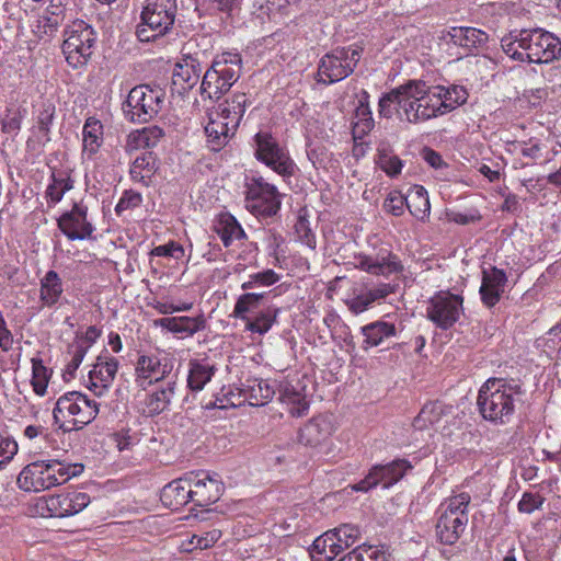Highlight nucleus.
<instances>
[{
	"instance_id": "f257e3e1",
	"label": "nucleus",
	"mask_w": 561,
	"mask_h": 561,
	"mask_svg": "<svg viewBox=\"0 0 561 561\" xmlns=\"http://www.w3.org/2000/svg\"><path fill=\"white\" fill-rule=\"evenodd\" d=\"M522 385L506 378H489L479 389L477 407L483 420L494 425L511 422L517 404L523 402Z\"/></svg>"
},
{
	"instance_id": "f03ea898",
	"label": "nucleus",
	"mask_w": 561,
	"mask_h": 561,
	"mask_svg": "<svg viewBox=\"0 0 561 561\" xmlns=\"http://www.w3.org/2000/svg\"><path fill=\"white\" fill-rule=\"evenodd\" d=\"M82 463L58 459L37 460L25 466L18 477V484L24 491L39 492L66 483L83 472Z\"/></svg>"
},
{
	"instance_id": "7ed1b4c3",
	"label": "nucleus",
	"mask_w": 561,
	"mask_h": 561,
	"mask_svg": "<svg viewBox=\"0 0 561 561\" xmlns=\"http://www.w3.org/2000/svg\"><path fill=\"white\" fill-rule=\"evenodd\" d=\"M241 70L242 57L237 50L216 55L201 81L202 99L218 102L239 80Z\"/></svg>"
},
{
	"instance_id": "20e7f679",
	"label": "nucleus",
	"mask_w": 561,
	"mask_h": 561,
	"mask_svg": "<svg viewBox=\"0 0 561 561\" xmlns=\"http://www.w3.org/2000/svg\"><path fill=\"white\" fill-rule=\"evenodd\" d=\"M99 413V404L80 391H69L60 396L53 410L56 423L64 432L79 431L90 424Z\"/></svg>"
},
{
	"instance_id": "39448f33",
	"label": "nucleus",
	"mask_w": 561,
	"mask_h": 561,
	"mask_svg": "<svg viewBox=\"0 0 561 561\" xmlns=\"http://www.w3.org/2000/svg\"><path fill=\"white\" fill-rule=\"evenodd\" d=\"M210 44L208 37L190 39L183 47L182 58L175 64L172 84L176 88L179 94L193 89L201 79L203 66L208 58V49L202 48Z\"/></svg>"
},
{
	"instance_id": "423d86ee",
	"label": "nucleus",
	"mask_w": 561,
	"mask_h": 561,
	"mask_svg": "<svg viewBox=\"0 0 561 561\" xmlns=\"http://www.w3.org/2000/svg\"><path fill=\"white\" fill-rule=\"evenodd\" d=\"M178 12L176 0H147L136 35L140 42L156 41L173 27Z\"/></svg>"
},
{
	"instance_id": "0eeeda50",
	"label": "nucleus",
	"mask_w": 561,
	"mask_h": 561,
	"mask_svg": "<svg viewBox=\"0 0 561 561\" xmlns=\"http://www.w3.org/2000/svg\"><path fill=\"white\" fill-rule=\"evenodd\" d=\"M164 99V91L157 85H136L122 104L124 116L130 123H148L161 112Z\"/></svg>"
},
{
	"instance_id": "6e6552de",
	"label": "nucleus",
	"mask_w": 561,
	"mask_h": 561,
	"mask_svg": "<svg viewBox=\"0 0 561 561\" xmlns=\"http://www.w3.org/2000/svg\"><path fill=\"white\" fill-rule=\"evenodd\" d=\"M62 53L75 69L85 66L96 44V32L83 20H75L64 30Z\"/></svg>"
},
{
	"instance_id": "1a4fd4ad",
	"label": "nucleus",
	"mask_w": 561,
	"mask_h": 561,
	"mask_svg": "<svg viewBox=\"0 0 561 561\" xmlns=\"http://www.w3.org/2000/svg\"><path fill=\"white\" fill-rule=\"evenodd\" d=\"M403 115L411 124H420L442 116L443 113L434 88L427 87L422 80L407 81Z\"/></svg>"
},
{
	"instance_id": "9d476101",
	"label": "nucleus",
	"mask_w": 561,
	"mask_h": 561,
	"mask_svg": "<svg viewBox=\"0 0 561 561\" xmlns=\"http://www.w3.org/2000/svg\"><path fill=\"white\" fill-rule=\"evenodd\" d=\"M363 50V46L354 44L346 47H336L325 54L318 66V75L325 77V79L320 78L318 82L329 85L350 77L357 67Z\"/></svg>"
},
{
	"instance_id": "9b49d317",
	"label": "nucleus",
	"mask_w": 561,
	"mask_h": 561,
	"mask_svg": "<svg viewBox=\"0 0 561 561\" xmlns=\"http://www.w3.org/2000/svg\"><path fill=\"white\" fill-rule=\"evenodd\" d=\"M470 500L469 493L462 492L446 502L436 524V535L442 543L454 545L465 531L468 524Z\"/></svg>"
},
{
	"instance_id": "f8f14e48",
	"label": "nucleus",
	"mask_w": 561,
	"mask_h": 561,
	"mask_svg": "<svg viewBox=\"0 0 561 561\" xmlns=\"http://www.w3.org/2000/svg\"><path fill=\"white\" fill-rule=\"evenodd\" d=\"M282 195L277 187L262 176H252L245 183V207L259 219H268L278 214Z\"/></svg>"
},
{
	"instance_id": "ddd939ff",
	"label": "nucleus",
	"mask_w": 561,
	"mask_h": 561,
	"mask_svg": "<svg viewBox=\"0 0 561 561\" xmlns=\"http://www.w3.org/2000/svg\"><path fill=\"white\" fill-rule=\"evenodd\" d=\"M360 537V530L352 524H342L317 537L312 543V561H332L352 547Z\"/></svg>"
},
{
	"instance_id": "4468645a",
	"label": "nucleus",
	"mask_w": 561,
	"mask_h": 561,
	"mask_svg": "<svg viewBox=\"0 0 561 561\" xmlns=\"http://www.w3.org/2000/svg\"><path fill=\"white\" fill-rule=\"evenodd\" d=\"M519 47L530 64H549L561 56V41L541 28L522 30Z\"/></svg>"
},
{
	"instance_id": "2eb2a0df",
	"label": "nucleus",
	"mask_w": 561,
	"mask_h": 561,
	"mask_svg": "<svg viewBox=\"0 0 561 561\" xmlns=\"http://www.w3.org/2000/svg\"><path fill=\"white\" fill-rule=\"evenodd\" d=\"M254 157L266 167L283 178H290L295 174L297 167L289 157L286 149L279 146L278 141L267 131H259L254 135Z\"/></svg>"
},
{
	"instance_id": "dca6fc26",
	"label": "nucleus",
	"mask_w": 561,
	"mask_h": 561,
	"mask_svg": "<svg viewBox=\"0 0 561 561\" xmlns=\"http://www.w3.org/2000/svg\"><path fill=\"white\" fill-rule=\"evenodd\" d=\"M396 291V285L390 283L374 282L370 277H365L354 284L352 293L345 305L354 314H359L370 309L375 304H380Z\"/></svg>"
},
{
	"instance_id": "f3484780",
	"label": "nucleus",
	"mask_w": 561,
	"mask_h": 561,
	"mask_svg": "<svg viewBox=\"0 0 561 561\" xmlns=\"http://www.w3.org/2000/svg\"><path fill=\"white\" fill-rule=\"evenodd\" d=\"M90 503L84 492H70L51 496H42L36 501L35 511L42 517H68L80 513Z\"/></svg>"
},
{
	"instance_id": "a211bd4d",
	"label": "nucleus",
	"mask_w": 561,
	"mask_h": 561,
	"mask_svg": "<svg viewBox=\"0 0 561 561\" xmlns=\"http://www.w3.org/2000/svg\"><path fill=\"white\" fill-rule=\"evenodd\" d=\"M462 302L460 295L437 291L427 302L426 316L437 328L448 330L459 320Z\"/></svg>"
},
{
	"instance_id": "6ab92c4d",
	"label": "nucleus",
	"mask_w": 561,
	"mask_h": 561,
	"mask_svg": "<svg viewBox=\"0 0 561 561\" xmlns=\"http://www.w3.org/2000/svg\"><path fill=\"white\" fill-rule=\"evenodd\" d=\"M409 469H412V466L405 459H396L387 465H376L363 480L353 484L352 489L356 492H368L379 484L383 489H389L401 480Z\"/></svg>"
},
{
	"instance_id": "aec40b11",
	"label": "nucleus",
	"mask_w": 561,
	"mask_h": 561,
	"mask_svg": "<svg viewBox=\"0 0 561 561\" xmlns=\"http://www.w3.org/2000/svg\"><path fill=\"white\" fill-rule=\"evenodd\" d=\"M57 226L70 241L91 239L94 231L88 220V206L81 202L73 203L72 208L57 219Z\"/></svg>"
},
{
	"instance_id": "412c9836",
	"label": "nucleus",
	"mask_w": 561,
	"mask_h": 561,
	"mask_svg": "<svg viewBox=\"0 0 561 561\" xmlns=\"http://www.w3.org/2000/svg\"><path fill=\"white\" fill-rule=\"evenodd\" d=\"M206 114L208 118L204 126L206 146L210 151L219 152L234 137L239 126L231 123L213 107L208 108Z\"/></svg>"
},
{
	"instance_id": "4be33fe9",
	"label": "nucleus",
	"mask_w": 561,
	"mask_h": 561,
	"mask_svg": "<svg viewBox=\"0 0 561 561\" xmlns=\"http://www.w3.org/2000/svg\"><path fill=\"white\" fill-rule=\"evenodd\" d=\"M192 489V503L207 507L216 503L224 493V484L217 478L205 472H188Z\"/></svg>"
},
{
	"instance_id": "5701e85b",
	"label": "nucleus",
	"mask_w": 561,
	"mask_h": 561,
	"mask_svg": "<svg viewBox=\"0 0 561 561\" xmlns=\"http://www.w3.org/2000/svg\"><path fill=\"white\" fill-rule=\"evenodd\" d=\"M118 360L110 356L106 351L104 355H99L92 369L89 371L90 385L88 388L96 396H102L112 385L118 370Z\"/></svg>"
},
{
	"instance_id": "b1692460",
	"label": "nucleus",
	"mask_w": 561,
	"mask_h": 561,
	"mask_svg": "<svg viewBox=\"0 0 561 561\" xmlns=\"http://www.w3.org/2000/svg\"><path fill=\"white\" fill-rule=\"evenodd\" d=\"M356 267L370 275L386 277L390 274L402 273L404 270L398 255L390 251L379 252L376 256L360 254L357 257Z\"/></svg>"
},
{
	"instance_id": "393cba45",
	"label": "nucleus",
	"mask_w": 561,
	"mask_h": 561,
	"mask_svg": "<svg viewBox=\"0 0 561 561\" xmlns=\"http://www.w3.org/2000/svg\"><path fill=\"white\" fill-rule=\"evenodd\" d=\"M154 325L173 333L180 339L191 337L195 333L206 329V318L203 313L196 317L178 316L154 320Z\"/></svg>"
},
{
	"instance_id": "a878e982",
	"label": "nucleus",
	"mask_w": 561,
	"mask_h": 561,
	"mask_svg": "<svg viewBox=\"0 0 561 561\" xmlns=\"http://www.w3.org/2000/svg\"><path fill=\"white\" fill-rule=\"evenodd\" d=\"M173 369L172 360L164 357L160 358L154 354L139 355L136 363L137 379L147 380L153 383L169 378Z\"/></svg>"
},
{
	"instance_id": "bb28decb",
	"label": "nucleus",
	"mask_w": 561,
	"mask_h": 561,
	"mask_svg": "<svg viewBox=\"0 0 561 561\" xmlns=\"http://www.w3.org/2000/svg\"><path fill=\"white\" fill-rule=\"evenodd\" d=\"M506 283L507 276L503 270L493 266L490 270L482 271L479 293L485 307L492 308L500 301Z\"/></svg>"
},
{
	"instance_id": "cd10ccee",
	"label": "nucleus",
	"mask_w": 561,
	"mask_h": 561,
	"mask_svg": "<svg viewBox=\"0 0 561 561\" xmlns=\"http://www.w3.org/2000/svg\"><path fill=\"white\" fill-rule=\"evenodd\" d=\"M160 500L165 507L174 511L192 503V489L188 473L164 485L161 490Z\"/></svg>"
},
{
	"instance_id": "c85d7f7f",
	"label": "nucleus",
	"mask_w": 561,
	"mask_h": 561,
	"mask_svg": "<svg viewBox=\"0 0 561 561\" xmlns=\"http://www.w3.org/2000/svg\"><path fill=\"white\" fill-rule=\"evenodd\" d=\"M450 42L467 49L470 54H478L488 48L489 34L471 26L453 27L448 33Z\"/></svg>"
},
{
	"instance_id": "c756f323",
	"label": "nucleus",
	"mask_w": 561,
	"mask_h": 561,
	"mask_svg": "<svg viewBox=\"0 0 561 561\" xmlns=\"http://www.w3.org/2000/svg\"><path fill=\"white\" fill-rule=\"evenodd\" d=\"M50 182L45 191V198L48 205H56L61 202L64 195L75 186L71 169L50 168Z\"/></svg>"
},
{
	"instance_id": "7c9ffc66",
	"label": "nucleus",
	"mask_w": 561,
	"mask_h": 561,
	"mask_svg": "<svg viewBox=\"0 0 561 561\" xmlns=\"http://www.w3.org/2000/svg\"><path fill=\"white\" fill-rule=\"evenodd\" d=\"M241 393L253 407H262L272 400L275 386L261 378H247L241 383Z\"/></svg>"
},
{
	"instance_id": "2f4dec72",
	"label": "nucleus",
	"mask_w": 561,
	"mask_h": 561,
	"mask_svg": "<svg viewBox=\"0 0 561 561\" xmlns=\"http://www.w3.org/2000/svg\"><path fill=\"white\" fill-rule=\"evenodd\" d=\"M331 435L330 423L321 417H313L300 428L298 440L305 446L316 448L325 443Z\"/></svg>"
},
{
	"instance_id": "473e14b6",
	"label": "nucleus",
	"mask_w": 561,
	"mask_h": 561,
	"mask_svg": "<svg viewBox=\"0 0 561 561\" xmlns=\"http://www.w3.org/2000/svg\"><path fill=\"white\" fill-rule=\"evenodd\" d=\"M360 332L364 336L362 347L368 350L379 346L386 340L396 336L397 328L394 323L381 319L362 327Z\"/></svg>"
},
{
	"instance_id": "72a5a7b5",
	"label": "nucleus",
	"mask_w": 561,
	"mask_h": 561,
	"mask_svg": "<svg viewBox=\"0 0 561 561\" xmlns=\"http://www.w3.org/2000/svg\"><path fill=\"white\" fill-rule=\"evenodd\" d=\"M216 367L207 359H191L188 363L187 388L198 392L211 380Z\"/></svg>"
},
{
	"instance_id": "f704fd0d",
	"label": "nucleus",
	"mask_w": 561,
	"mask_h": 561,
	"mask_svg": "<svg viewBox=\"0 0 561 561\" xmlns=\"http://www.w3.org/2000/svg\"><path fill=\"white\" fill-rule=\"evenodd\" d=\"M214 230L220 237L226 248L230 247L233 240H242L247 237L236 217L229 213H224L218 216L214 224Z\"/></svg>"
},
{
	"instance_id": "c9c22d12",
	"label": "nucleus",
	"mask_w": 561,
	"mask_h": 561,
	"mask_svg": "<svg viewBox=\"0 0 561 561\" xmlns=\"http://www.w3.org/2000/svg\"><path fill=\"white\" fill-rule=\"evenodd\" d=\"M434 90L443 115L450 113L456 107L465 104L468 99L467 89L462 85H450L447 88L437 85L434 87Z\"/></svg>"
},
{
	"instance_id": "e433bc0d",
	"label": "nucleus",
	"mask_w": 561,
	"mask_h": 561,
	"mask_svg": "<svg viewBox=\"0 0 561 561\" xmlns=\"http://www.w3.org/2000/svg\"><path fill=\"white\" fill-rule=\"evenodd\" d=\"M178 386V378L173 376L168 379L165 386L152 392L147 401L146 407L150 415H158L169 409V405L174 397Z\"/></svg>"
},
{
	"instance_id": "4c0bfd02",
	"label": "nucleus",
	"mask_w": 561,
	"mask_h": 561,
	"mask_svg": "<svg viewBox=\"0 0 561 561\" xmlns=\"http://www.w3.org/2000/svg\"><path fill=\"white\" fill-rule=\"evenodd\" d=\"M39 299L46 307H54L64 293L62 280L56 271H48L41 278Z\"/></svg>"
},
{
	"instance_id": "58836bf2",
	"label": "nucleus",
	"mask_w": 561,
	"mask_h": 561,
	"mask_svg": "<svg viewBox=\"0 0 561 561\" xmlns=\"http://www.w3.org/2000/svg\"><path fill=\"white\" fill-rule=\"evenodd\" d=\"M278 313L279 308L275 306H266L260 309L252 317H248L245 320H243L245 323V329L252 333L263 335L267 333L276 322Z\"/></svg>"
},
{
	"instance_id": "ea45409f",
	"label": "nucleus",
	"mask_w": 561,
	"mask_h": 561,
	"mask_svg": "<svg viewBox=\"0 0 561 561\" xmlns=\"http://www.w3.org/2000/svg\"><path fill=\"white\" fill-rule=\"evenodd\" d=\"M279 399L282 402L290 405L289 412L293 416H302L309 409V402L301 392V389L289 382H284L279 386Z\"/></svg>"
},
{
	"instance_id": "a19ab883",
	"label": "nucleus",
	"mask_w": 561,
	"mask_h": 561,
	"mask_svg": "<svg viewBox=\"0 0 561 561\" xmlns=\"http://www.w3.org/2000/svg\"><path fill=\"white\" fill-rule=\"evenodd\" d=\"M247 106L248 98L245 93H234L230 100H226L217 106L214 105L213 108L219 114H222V116L228 118L231 123L239 126Z\"/></svg>"
},
{
	"instance_id": "79ce46f5",
	"label": "nucleus",
	"mask_w": 561,
	"mask_h": 561,
	"mask_svg": "<svg viewBox=\"0 0 561 561\" xmlns=\"http://www.w3.org/2000/svg\"><path fill=\"white\" fill-rule=\"evenodd\" d=\"M272 293L263 291V293H247L241 295L234 305L232 316L240 320H245L249 313H254L256 309L264 306V300Z\"/></svg>"
},
{
	"instance_id": "37998d69",
	"label": "nucleus",
	"mask_w": 561,
	"mask_h": 561,
	"mask_svg": "<svg viewBox=\"0 0 561 561\" xmlns=\"http://www.w3.org/2000/svg\"><path fill=\"white\" fill-rule=\"evenodd\" d=\"M405 206L413 217L421 220L427 217L431 205L426 190L421 185H415L407 196Z\"/></svg>"
},
{
	"instance_id": "c03bdc74",
	"label": "nucleus",
	"mask_w": 561,
	"mask_h": 561,
	"mask_svg": "<svg viewBox=\"0 0 561 561\" xmlns=\"http://www.w3.org/2000/svg\"><path fill=\"white\" fill-rule=\"evenodd\" d=\"M157 170V159L151 151H146L134 160L129 173L130 178L135 181L147 184V180Z\"/></svg>"
},
{
	"instance_id": "a18cd8bd",
	"label": "nucleus",
	"mask_w": 561,
	"mask_h": 561,
	"mask_svg": "<svg viewBox=\"0 0 561 561\" xmlns=\"http://www.w3.org/2000/svg\"><path fill=\"white\" fill-rule=\"evenodd\" d=\"M82 136L84 151L89 152L90 154L95 153L102 144V123L95 117H88L83 125Z\"/></svg>"
},
{
	"instance_id": "49530a36",
	"label": "nucleus",
	"mask_w": 561,
	"mask_h": 561,
	"mask_svg": "<svg viewBox=\"0 0 561 561\" xmlns=\"http://www.w3.org/2000/svg\"><path fill=\"white\" fill-rule=\"evenodd\" d=\"M407 82L381 95L378 102L380 116L390 118L393 115V104H397L403 112L405 102Z\"/></svg>"
},
{
	"instance_id": "de8ad7c7",
	"label": "nucleus",
	"mask_w": 561,
	"mask_h": 561,
	"mask_svg": "<svg viewBox=\"0 0 561 561\" xmlns=\"http://www.w3.org/2000/svg\"><path fill=\"white\" fill-rule=\"evenodd\" d=\"M443 415V404L438 401L426 403L415 416L412 425L416 431H424L439 422Z\"/></svg>"
},
{
	"instance_id": "09e8293b",
	"label": "nucleus",
	"mask_w": 561,
	"mask_h": 561,
	"mask_svg": "<svg viewBox=\"0 0 561 561\" xmlns=\"http://www.w3.org/2000/svg\"><path fill=\"white\" fill-rule=\"evenodd\" d=\"M32 387L37 396L43 397L46 393L47 385L50 378V373L44 366L43 359L39 357L32 358Z\"/></svg>"
},
{
	"instance_id": "8fccbe9b",
	"label": "nucleus",
	"mask_w": 561,
	"mask_h": 561,
	"mask_svg": "<svg viewBox=\"0 0 561 561\" xmlns=\"http://www.w3.org/2000/svg\"><path fill=\"white\" fill-rule=\"evenodd\" d=\"M55 114L56 107L51 102L47 101L42 104V107L36 118V123L38 131L42 134L44 144L49 142L51 140L50 130L54 124Z\"/></svg>"
},
{
	"instance_id": "3c124183",
	"label": "nucleus",
	"mask_w": 561,
	"mask_h": 561,
	"mask_svg": "<svg viewBox=\"0 0 561 561\" xmlns=\"http://www.w3.org/2000/svg\"><path fill=\"white\" fill-rule=\"evenodd\" d=\"M354 119L353 135L355 138H363L374 127V119L369 106H356Z\"/></svg>"
},
{
	"instance_id": "603ef678",
	"label": "nucleus",
	"mask_w": 561,
	"mask_h": 561,
	"mask_svg": "<svg viewBox=\"0 0 561 561\" xmlns=\"http://www.w3.org/2000/svg\"><path fill=\"white\" fill-rule=\"evenodd\" d=\"M377 157V163L388 176L396 178L401 173L402 160L398 156L391 154L387 148H378Z\"/></svg>"
},
{
	"instance_id": "864d4df0",
	"label": "nucleus",
	"mask_w": 561,
	"mask_h": 561,
	"mask_svg": "<svg viewBox=\"0 0 561 561\" xmlns=\"http://www.w3.org/2000/svg\"><path fill=\"white\" fill-rule=\"evenodd\" d=\"M163 136L164 131L161 127L151 126L137 131V134H131L129 137L133 139L136 147L151 148L154 147Z\"/></svg>"
},
{
	"instance_id": "5fc2aeb1",
	"label": "nucleus",
	"mask_w": 561,
	"mask_h": 561,
	"mask_svg": "<svg viewBox=\"0 0 561 561\" xmlns=\"http://www.w3.org/2000/svg\"><path fill=\"white\" fill-rule=\"evenodd\" d=\"M64 16H59L54 11L49 10V14L44 13L39 16L36 25V34L42 38L43 36L54 35L59 25L62 23Z\"/></svg>"
},
{
	"instance_id": "6e6d98bb",
	"label": "nucleus",
	"mask_w": 561,
	"mask_h": 561,
	"mask_svg": "<svg viewBox=\"0 0 561 561\" xmlns=\"http://www.w3.org/2000/svg\"><path fill=\"white\" fill-rule=\"evenodd\" d=\"M295 232L298 240L307 245L310 250L314 251L317 248V239L313 233L309 220L305 216H299L295 224Z\"/></svg>"
},
{
	"instance_id": "4d7b16f0",
	"label": "nucleus",
	"mask_w": 561,
	"mask_h": 561,
	"mask_svg": "<svg viewBox=\"0 0 561 561\" xmlns=\"http://www.w3.org/2000/svg\"><path fill=\"white\" fill-rule=\"evenodd\" d=\"M279 280V275L273 270H265L260 273L250 275L248 282L241 285L243 290L254 288L256 286H271Z\"/></svg>"
},
{
	"instance_id": "13d9d810",
	"label": "nucleus",
	"mask_w": 561,
	"mask_h": 561,
	"mask_svg": "<svg viewBox=\"0 0 561 561\" xmlns=\"http://www.w3.org/2000/svg\"><path fill=\"white\" fill-rule=\"evenodd\" d=\"M89 348H87L85 345H82L81 343L78 344L76 342H72L68 346V354L71 356V359L68 362L65 370V375H69L70 377L75 376V373L81 365L84 356L87 355Z\"/></svg>"
},
{
	"instance_id": "bf43d9fd",
	"label": "nucleus",
	"mask_w": 561,
	"mask_h": 561,
	"mask_svg": "<svg viewBox=\"0 0 561 561\" xmlns=\"http://www.w3.org/2000/svg\"><path fill=\"white\" fill-rule=\"evenodd\" d=\"M407 204V196H403L399 191H391L385 202H383V210L393 216H401L404 213V207Z\"/></svg>"
},
{
	"instance_id": "052dcab7",
	"label": "nucleus",
	"mask_w": 561,
	"mask_h": 561,
	"mask_svg": "<svg viewBox=\"0 0 561 561\" xmlns=\"http://www.w3.org/2000/svg\"><path fill=\"white\" fill-rule=\"evenodd\" d=\"M142 203V196L140 193L133 190H127L123 193L118 203L115 206V213L121 216L125 210L135 209Z\"/></svg>"
},
{
	"instance_id": "680f3d73",
	"label": "nucleus",
	"mask_w": 561,
	"mask_h": 561,
	"mask_svg": "<svg viewBox=\"0 0 561 561\" xmlns=\"http://www.w3.org/2000/svg\"><path fill=\"white\" fill-rule=\"evenodd\" d=\"M23 114L20 110H8L5 116L1 119V131L10 135H18L21 130Z\"/></svg>"
},
{
	"instance_id": "e2e57ef3",
	"label": "nucleus",
	"mask_w": 561,
	"mask_h": 561,
	"mask_svg": "<svg viewBox=\"0 0 561 561\" xmlns=\"http://www.w3.org/2000/svg\"><path fill=\"white\" fill-rule=\"evenodd\" d=\"M545 497L539 493L525 492L518 502V511L524 514H531L541 508Z\"/></svg>"
},
{
	"instance_id": "0e129e2a",
	"label": "nucleus",
	"mask_w": 561,
	"mask_h": 561,
	"mask_svg": "<svg viewBox=\"0 0 561 561\" xmlns=\"http://www.w3.org/2000/svg\"><path fill=\"white\" fill-rule=\"evenodd\" d=\"M501 47L503 51L511 58L519 61H527L525 50H519V34L514 38L512 36L503 37L501 39Z\"/></svg>"
},
{
	"instance_id": "69168bd1",
	"label": "nucleus",
	"mask_w": 561,
	"mask_h": 561,
	"mask_svg": "<svg viewBox=\"0 0 561 561\" xmlns=\"http://www.w3.org/2000/svg\"><path fill=\"white\" fill-rule=\"evenodd\" d=\"M355 551L358 561H387L386 552L377 546L359 545Z\"/></svg>"
},
{
	"instance_id": "338daca9",
	"label": "nucleus",
	"mask_w": 561,
	"mask_h": 561,
	"mask_svg": "<svg viewBox=\"0 0 561 561\" xmlns=\"http://www.w3.org/2000/svg\"><path fill=\"white\" fill-rule=\"evenodd\" d=\"M151 254L154 256L173 257L180 260L184 255L183 247L174 241L158 245L152 249Z\"/></svg>"
},
{
	"instance_id": "774afa93",
	"label": "nucleus",
	"mask_w": 561,
	"mask_h": 561,
	"mask_svg": "<svg viewBox=\"0 0 561 561\" xmlns=\"http://www.w3.org/2000/svg\"><path fill=\"white\" fill-rule=\"evenodd\" d=\"M18 453V443L10 437L0 436V469L4 468Z\"/></svg>"
}]
</instances>
